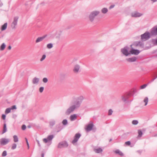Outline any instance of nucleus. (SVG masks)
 I'll return each mask as SVG.
<instances>
[{"label":"nucleus","mask_w":157,"mask_h":157,"mask_svg":"<svg viewBox=\"0 0 157 157\" xmlns=\"http://www.w3.org/2000/svg\"><path fill=\"white\" fill-rule=\"evenodd\" d=\"M99 12L97 11H93L91 13L89 16L90 20L91 21H93L94 17L97 15L99 14Z\"/></svg>","instance_id":"obj_2"},{"label":"nucleus","mask_w":157,"mask_h":157,"mask_svg":"<svg viewBox=\"0 0 157 157\" xmlns=\"http://www.w3.org/2000/svg\"><path fill=\"white\" fill-rule=\"evenodd\" d=\"M7 155V152L6 151H3L2 154V156L3 157Z\"/></svg>","instance_id":"obj_32"},{"label":"nucleus","mask_w":157,"mask_h":157,"mask_svg":"<svg viewBox=\"0 0 157 157\" xmlns=\"http://www.w3.org/2000/svg\"><path fill=\"white\" fill-rule=\"evenodd\" d=\"M5 47L6 45L4 43H3L0 47V49L1 50H3L5 49Z\"/></svg>","instance_id":"obj_23"},{"label":"nucleus","mask_w":157,"mask_h":157,"mask_svg":"<svg viewBox=\"0 0 157 157\" xmlns=\"http://www.w3.org/2000/svg\"><path fill=\"white\" fill-rule=\"evenodd\" d=\"M93 124L92 123H90L88 124L86 128V130L87 131L91 130L93 128Z\"/></svg>","instance_id":"obj_10"},{"label":"nucleus","mask_w":157,"mask_h":157,"mask_svg":"<svg viewBox=\"0 0 157 157\" xmlns=\"http://www.w3.org/2000/svg\"><path fill=\"white\" fill-rule=\"evenodd\" d=\"M39 81V79L38 78H34L33 80V82L34 84L37 83Z\"/></svg>","instance_id":"obj_17"},{"label":"nucleus","mask_w":157,"mask_h":157,"mask_svg":"<svg viewBox=\"0 0 157 157\" xmlns=\"http://www.w3.org/2000/svg\"><path fill=\"white\" fill-rule=\"evenodd\" d=\"M11 48V47L10 46H9L8 47V49L10 50Z\"/></svg>","instance_id":"obj_47"},{"label":"nucleus","mask_w":157,"mask_h":157,"mask_svg":"<svg viewBox=\"0 0 157 157\" xmlns=\"http://www.w3.org/2000/svg\"><path fill=\"white\" fill-rule=\"evenodd\" d=\"M136 58L135 57L129 58L127 59V60L129 62H132L136 61Z\"/></svg>","instance_id":"obj_16"},{"label":"nucleus","mask_w":157,"mask_h":157,"mask_svg":"<svg viewBox=\"0 0 157 157\" xmlns=\"http://www.w3.org/2000/svg\"><path fill=\"white\" fill-rule=\"evenodd\" d=\"M122 53L126 56H127L130 54V53L128 52V50L125 48L122 49L121 50Z\"/></svg>","instance_id":"obj_7"},{"label":"nucleus","mask_w":157,"mask_h":157,"mask_svg":"<svg viewBox=\"0 0 157 157\" xmlns=\"http://www.w3.org/2000/svg\"><path fill=\"white\" fill-rule=\"evenodd\" d=\"M42 157H44V154H42Z\"/></svg>","instance_id":"obj_49"},{"label":"nucleus","mask_w":157,"mask_h":157,"mask_svg":"<svg viewBox=\"0 0 157 157\" xmlns=\"http://www.w3.org/2000/svg\"><path fill=\"white\" fill-rule=\"evenodd\" d=\"M101 12L103 14H106L108 12V10L107 8H104L101 10Z\"/></svg>","instance_id":"obj_19"},{"label":"nucleus","mask_w":157,"mask_h":157,"mask_svg":"<svg viewBox=\"0 0 157 157\" xmlns=\"http://www.w3.org/2000/svg\"><path fill=\"white\" fill-rule=\"evenodd\" d=\"M79 69V67L78 65H76L74 67V71L75 73H77Z\"/></svg>","instance_id":"obj_14"},{"label":"nucleus","mask_w":157,"mask_h":157,"mask_svg":"<svg viewBox=\"0 0 157 157\" xmlns=\"http://www.w3.org/2000/svg\"><path fill=\"white\" fill-rule=\"evenodd\" d=\"M125 144L126 145H129L131 143L130 141H128L126 142Z\"/></svg>","instance_id":"obj_39"},{"label":"nucleus","mask_w":157,"mask_h":157,"mask_svg":"<svg viewBox=\"0 0 157 157\" xmlns=\"http://www.w3.org/2000/svg\"><path fill=\"white\" fill-rule=\"evenodd\" d=\"M112 112H113V111L111 109L109 110V113H108L109 115H111L112 114Z\"/></svg>","instance_id":"obj_41"},{"label":"nucleus","mask_w":157,"mask_h":157,"mask_svg":"<svg viewBox=\"0 0 157 157\" xmlns=\"http://www.w3.org/2000/svg\"><path fill=\"white\" fill-rule=\"evenodd\" d=\"M9 141V139L2 138L0 140V144L1 145H4L8 144Z\"/></svg>","instance_id":"obj_3"},{"label":"nucleus","mask_w":157,"mask_h":157,"mask_svg":"<svg viewBox=\"0 0 157 157\" xmlns=\"http://www.w3.org/2000/svg\"><path fill=\"white\" fill-rule=\"evenodd\" d=\"M18 17H14L13 20L11 25V27L13 29H14L17 24Z\"/></svg>","instance_id":"obj_1"},{"label":"nucleus","mask_w":157,"mask_h":157,"mask_svg":"<svg viewBox=\"0 0 157 157\" xmlns=\"http://www.w3.org/2000/svg\"><path fill=\"white\" fill-rule=\"evenodd\" d=\"M156 44H157V40L156 41Z\"/></svg>","instance_id":"obj_50"},{"label":"nucleus","mask_w":157,"mask_h":157,"mask_svg":"<svg viewBox=\"0 0 157 157\" xmlns=\"http://www.w3.org/2000/svg\"><path fill=\"white\" fill-rule=\"evenodd\" d=\"M68 145L67 143L65 141H63L60 143L58 145V147L62 148L67 147Z\"/></svg>","instance_id":"obj_5"},{"label":"nucleus","mask_w":157,"mask_h":157,"mask_svg":"<svg viewBox=\"0 0 157 157\" xmlns=\"http://www.w3.org/2000/svg\"><path fill=\"white\" fill-rule=\"evenodd\" d=\"M150 37V34L148 33H146L141 36V39L143 40L148 39Z\"/></svg>","instance_id":"obj_4"},{"label":"nucleus","mask_w":157,"mask_h":157,"mask_svg":"<svg viewBox=\"0 0 157 157\" xmlns=\"http://www.w3.org/2000/svg\"><path fill=\"white\" fill-rule=\"evenodd\" d=\"M17 147V145L15 144H13L11 146V149L13 150L14 149L16 148Z\"/></svg>","instance_id":"obj_28"},{"label":"nucleus","mask_w":157,"mask_h":157,"mask_svg":"<svg viewBox=\"0 0 157 157\" xmlns=\"http://www.w3.org/2000/svg\"><path fill=\"white\" fill-rule=\"evenodd\" d=\"M115 152L117 154H118L119 155H120L121 156H122L123 155V153L121 152L119 150H116L115 151Z\"/></svg>","instance_id":"obj_25"},{"label":"nucleus","mask_w":157,"mask_h":157,"mask_svg":"<svg viewBox=\"0 0 157 157\" xmlns=\"http://www.w3.org/2000/svg\"><path fill=\"white\" fill-rule=\"evenodd\" d=\"M146 85L144 84V85H143L140 86V88L141 89H144L146 87Z\"/></svg>","instance_id":"obj_38"},{"label":"nucleus","mask_w":157,"mask_h":157,"mask_svg":"<svg viewBox=\"0 0 157 157\" xmlns=\"http://www.w3.org/2000/svg\"><path fill=\"white\" fill-rule=\"evenodd\" d=\"M151 33L152 35H157V27L156 28H154L152 30Z\"/></svg>","instance_id":"obj_15"},{"label":"nucleus","mask_w":157,"mask_h":157,"mask_svg":"<svg viewBox=\"0 0 157 157\" xmlns=\"http://www.w3.org/2000/svg\"><path fill=\"white\" fill-rule=\"evenodd\" d=\"M53 44L52 43H49L47 44V47L48 48L50 49L53 47Z\"/></svg>","instance_id":"obj_24"},{"label":"nucleus","mask_w":157,"mask_h":157,"mask_svg":"<svg viewBox=\"0 0 157 157\" xmlns=\"http://www.w3.org/2000/svg\"><path fill=\"white\" fill-rule=\"evenodd\" d=\"M43 81L44 82L46 83L48 82V80L47 78H43Z\"/></svg>","instance_id":"obj_35"},{"label":"nucleus","mask_w":157,"mask_h":157,"mask_svg":"<svg viewBox=\"0 0 157 157\" xmlns=\"http://www.w3.org/2000/svg\"><path fill=\"white\" fill-rule=\"evenodd\" d=\"M138 123V121L136 120H133L132 121V124H133L136 125Z\"/></svg>","instance_id":"obj_33"},{"label":"nucleus","mask_w":157,"mask_h":157,"mask_svg":"<svg viewBox=\"0 0 157 157\" xmlns=\"http://www.w3.org/2000/svg\"><path fill=\"white\" fill-rule=\"evenodd\" d=\"M44 88L43 87H40L39 89L40 92V93L42 92L44 90Z\"/></svg>","instance_id":"obj_36"},{"label":"nucleus","mask_w":157,"mask_h":157,"mask_svg":"<svg viewBox=\"0 0 157 157\" xmlns=\"http://www.w3.org/2000/svg\"><path fill=\"white\" fill-rule=\"evenodd\" d=\"M2 118L3 120H5L6 118V115L4 114H3L2 115Z\"/></svg>","instance_id":"obj_43"},{"label":"nucleus","mask_w":157,"mask_h":157,"mask_svg":"<svg viewBox=\"0 0 157 157\" xmlns=\"http://www.w3.org/2000/svg\"><path fill=\"white\" fill-rule=\"evenodd\" d=\"M138 136L139 137H141L143 134L141 130H138Z\"/></svg>","instance_id":"obj_27"},{"label":"nucleus","mask_w":157,"mask_h":157,"mask_svg":"<svg viewBox=\"0 0 157 157\" xmlns=\"http://www.w3.org/2000/svg\"><path fill=\"white\" fill-rule=\"evenodd\" d=\"M6 131V124H4V125L3 129L2 132V133H5Z\"/></svg>","instance_id":"obj_26"},{"label":"nucleus","mask_w":157,"mask_h":157,"mask_svg":"<svg viewBox=\"0 0 157 157\" xmlns=\"http://www.w3.org/2000/svg\"><path fill=\"white\" fill-rule=\"evenodd\" d=\"M80 136V135L79 134H76L75 136L74 140L72 142V143L74 144L77 142Z\"/></svg>","instance_id":"obj_6"},{"label":"nucleus","mask_w":157,"mask_h":157,"mask_svg":"<svg viewBox=\"0 0 157 157\" xmlns=\"http://www.w3.org/2000/svg\"><path fill=\"white\" fill-rule=\"evenodd\" d=\"M25 140H26V142H28V140L26 138H25Z\"/></svg>","instance_id":"obj_48"},{"label":"nucleus","mask_w":157,"mask_h":157,"mask_svg":"<svg viewBox=\"0 0 157 157\" xmlns=\"http://www.w3.org/2000/svg\"><path fill=\"white\" fill-rule=\"evenodd\" d=\"M7 27V23H5L2 26L1 30L2 31L6 29Z\"/></svg>","instance_id":"obj_21"},{"label":"nucleus","mask_w":157,"mask_h":157,"mask_svg":"<svg viewBox=\"0 0 157 157\" xmlns=\"http://www.w3.org/2000/svg\"><path fill=\"white\" fill-rule=\"evenodd\" d=\"M43 141L45 143H46L47 142H48V141H49L48 140V138L47 139H46V138L44 139L43 140Z\"/></svg>","instance_id":"obj_37"},{"label":"nucleus","mask_w":157,"mask_h":157,"mask_svg":"<svg viewBox=\"0 0 157 157\" xmlns=\"http://www.w3.org/2000/svg\"><path fill=\"white\" fill-rule=\"evenodd\" d=\"M115 6L114 5H111L109 7V9H111L113 8Z\"/></svg>","instance_id":"obj_44"},{"label":"nucleus","mask_w":157,"mask_h":157,"mask_svg":"<svg viewBox=\"0 0 157 157\" xmlns=\"http://www.w3.org/2000/svg\"><path fill=\"white\" fill-rule=\"evenodd\" d=\"M53 135H50V136H48V137L47 138H48V140L49 141L50 140H51L53 139Z\"/></svg>","instance_id":"obj_29"},{"label":"nucleus","mask_w":157,"mask_h":157,"mask_svg":"<svg viewBox=\"0 0 157 157\" xmlns=\"http://www.w3.org/2000/svg\"><path fill=\"white\" fill-rule=\"evenodd\" d=\"M143 101L144 103V105L146 106L148 102V98L147 97H145L144 100Z\"/></svg>","instance_id":"obj_20"},{"label":"nucleus","mask_w":157,"mask_h":157,"mask_svg":"<svg viewBox=\"0 0 157 157\" xmlns=\"http://www.w3.org/2000/svg\"><path fill=\"white\" fill-rule=\"evenodd\" d=\"M94 151L96 153H100L102 152V150L101 148H95Z\"/></svg>","instance_id":"obj_12"},{"label":"nucleus","mask_w":157,"mask_h":157,"mask_svg":"<svg viewBox=\"0 0 157 157\" xmlns=\"http://www.w3.org/2000/svg\"><path fill=\"white\" fill-rule=\"evenodd\" d=\"M62 123L63 125H66L67 123V121L66 120H64L63 122Z\"/></svg>","instance_id":"obj_34"},{"label":"nucleus","mask_w":157,"mask_h":157,"mask_svg":"<svg viewBox=\"0 0 157 157\" xmlns=\"http://www.w3.org/2000/svg\"><path fill=\"white\" fill-rule=\"evenodd\" d=\"M11 109L10 108H7V109L5 111V113H8L10 112Z\"/></svg>","instance_id":"obj_31"},{"label":"nucleus","mask_w":157,"mask_h":157,"mask_svg":"<svg viewBox=\"0 0 157 157\" xmlns=\"http://www.w3.org/2000/svg\"><path fill=\"white\" fill-rule=\"evenodd\" d=\"M75 108V107L74 106H72L71 107H70L67 110L66 112L67 114H70L71 112L74 110Z\"/></svg>","instance_id":"obj_13"},{"label":"nucleus","mask_w":157,"mask_h":157,"mask_svg":"<svg viewBox=\"0 0 157 157\" xmlns=\"http://www.w3.org/2000/svg\"><path fill=\"white\" fill-rule=\"evenodd\" d=\"M46 57V56L45 55H43L42 57L40 59V61H43L44 60Z\"/></svg>","instance_id":"obj_30"},{"label":"nucleus","mask_w":157,"mask_h":157,"mask_svg":"<svg viewBox=\"0 0 157 157\" xmlns=\"http://www.w3.org/2000/svg\"><path fill=\"white\" fill-rule=\"evenodd\" d=\"M130 52L132 54L138 55L140 52L138 50L132 49L130 51Z\"/></svg>","instance_id":"obj_11"},{"label":"nucleus","mask_w":157,"mask_h":157,"mask_svg":"<svg viewBox=\"0 0 157 157\" xmlns=\"http://www.w3.org/2000/svg\"><path fill=\"white\" fill-rule=\"evenodd\" d=\"M46 36L47 35H44L42 37H38L36 39V42L37 43L42 41Z\"/></svg>","instance_id":"obj_9"},{"label":"nucleus","mask_w":157,"mask_h":157,"mask_svg":"<svg viewBox=\"0 0 157 157\" xmlns=\"http://www.w3.org/2000/svg\"><path fill=\"white\" fill-rule=\"evenodd\" d=\"M11 109H16V107L15 105H13L12 106L11 108H10Z\"/></svg>","instance_id":"obj_42"},{"label":"nucleus","mask_w":157,"mask_h":157,"mask_svg":"<svg viewBox=\"0 0 157 157\" xmlns=\"http://www.w3.org/2000/svg\"><path fill=\"white\" fill-rule=\"evenodd\" d=\"M77 116L76 115L74 114L72 115L70 117V119L71 121H72L76 119Z\"/></svg>","instance_id":"obj_22"},{"label":"nucleus","mask_w":157,"mask_h":157,"mask_svg":"<svg viewBox=\"0 0 157 157\" xmlns=\"http://www.w3.org/2000/svg\"><path fill=\"white\" fill-rule=\"evenodd\" d=\"M37 144H38V145L39 146H40V144H39V141L38 140H37Z\"/></svg>","instance_id":"obj_45"},{"label":"nucleus","mask_w":157,"mask_h":157,"mask_svg":"<svg viewBox=\"0 0 157 157\" xmlns=\"http://www.w3.org/2000/svg\"><path fill=\"white\" fill-rule=\"evenodd\" d=\"M26 128V126L25 125H22V127H21L22 129L23 130H25Z\"/></svg>","instance_id":"obj_40"},{"label":"nucleus","mask_w":157,"mask_h":157,"mask_svg":"<svg viewBox=\"0 0 157 157\" xmlns=\"http://www.w3.org/2000/svg\"><path fill=\"white\" fill-rule=\"evenodd\" d=\"M142 14L137 12H135L132 13L131 14V16L133 17H138L141 16Z\"/></svg>","instance_id":"obj_8"},{"label":"nucleus","mask_w":157,"mask_h":157,"mask_svg":"<svg viewBox=\"0 0 157 157\" xmlns=\"http://www.w3.org/2000/svg\"><path fill=\"white\" fill-rule=\"evenodd\" d=\"M26 144H27V146L29 148V144L28 142H27Z\"/></svg>","instance_id":"obj_46"},{"label":"nucleus","mask_w":157,"mask_h":157,"mask_svg":"<svg viewBox=\"0 0 157 157\" xmlns=\"http://www.w3.org/2000/svg\"><path fill=\"white\" fill-rule=\"evenodd\" d=\"M13 138L14 142L16 143L18 141V138L17 135H14L13 136Z\"/></svg>","instance_id":"obj_18"}]
</instances>
